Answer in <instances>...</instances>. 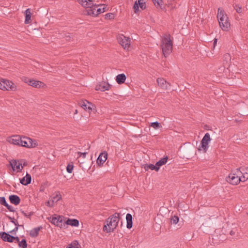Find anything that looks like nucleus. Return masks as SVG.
<instances>
[{
	"mask_svg": "<svg viewBox=\"0 0 248 248\" xmlns=\"http://www.w3.org/2000/svg\"><path fill=\"white\" fill-rule=\"evenodd\" d=\"M100 6L101 7H103L97 9L96 11H95V13L97 14V16L101 13H104L108 10L107 6H105L104 5H101Z\"/></svg>",
	"mask_w": 248,
	"mask_h": 248,
	"instance_id": "obj_31",
	"label": "nucleus"
},
{
	"mask_svg": "<svg viewBox=\"0 0 248 248\" xmlns=\"http://www.w3.org/2000/svg\"><path fill=\"white\" fill-rule=\"evenodd\" d=\"M233 7L238 13L240 14L242 13L243 9L242 8V7L240 6L239 4L234 5Z\"/></svg>",
	"mask_w": 248,
	"mask_h": 248,
	"instance_id": "obj_38",
	"label": "nucleus"
},
{
	"mask_svg": "<svg viewBox=\"0 0 248 248\" xmlns=\"http://www.w3.org/2000/svg\"><path fill=\"white\" fill-rule=\"evenodd\" d=\"M49 204V201H48V202H47V205H48Z\"/></svg>",
	"mask_w": 248,
	"mask_h": 248,
	"instance_id": "obj_55",
	"label": "nucleus"
},
{
	"mask_svg": "<svg viewBox=\"0 0 248 248\" xmlns=\"http://www.w3.org/2000/svg\"><path fill=\"white\" fill-rule=\"evenodd\" d=\"M230 234L231 235H232L234 234V232L232 231H231L230 232Z\"/></svg>",
	"mask_w": 248,
	"mask_h": 248,
	"instance_id": "obj_53",
	"label": "nucleus"
},
{
	"mask_svg": "<svg viewBox=\"0 0 248 248\" xmlns=\"http://www.w3.org/2000/svg\"><path fill=\"white\" fill-rule=\"evenodd\" d=\"M26 163L25 162V163L23 164V166L24 167V166H26Z\"/></svg>",
	"mask_w": 248,
	"mask_h": 248,
	"instance_id": "obj_56",
	"label": "nucleus"
},
{
	"mask_svg": "<svg viewBox=\"0 0 248 248\" xmlns=\"http://www.w3.org/2000/svg\"><path fill=\"white\" fill-rule=\"evenodd\" d=\"M8 218L11 221V222H12L14 224H16V220L14 217H12L10 216H7Z\"/></svg>",
	"mask_w": 248,
	"mask_h": 248,
	"instance_id": "obj_45",
	"label": "nucleus"
},
{
	"mask_svg": "<svg viewBox=\"0 0 248 248\" xmlns=\"http://www.w3.org/2000/svg\"><path fill=\"white\" fill-rule=\"evenodd\" d=\"M78 154L79 155V157L82 156L83 158H85L87 155V153L78 152Z\"/></svg>",
	"mask_w": 248,
	"mask_h": 248,
	"instance_id": "obj_44",
	"label": "nucleus"
},
{
	"mask_svg": "<svg viewBox=\"0 0 248 248\" xmlns=\"http://www.w3.org/2000/svg\"><path fill=\"white\" fill-rule=\"evenodd\" d=\"M153 2L155 6H160L162 5V0H153Z\"/></svg>",
	"mask_w": 248,
	"mask_h": 248,
	"instance_id": "obj_40",
	"label": "nucleus"
},
{
	"mask_svg": "<svg viewBox=\"0 0 248 248\" xmlns=\"http://www.w3.org/2000/svg\"><path fill=\"white\" fill-rule=\"evenodd\" d=\"M179 218L178 216H172L170 218V222L173 224H176L179 221Z\"/></svg>",
	"mask_w": 248,
	"mask_h": 248,
	"instance_id": "obj_34",
	"label": "nucleus"
},
{
	"mask_svg": "<svg viewBox=\"0 0 248 248\" xmlns=\"http://www.w3.org/2000/svg\"><path fill=\"white\" fill-rule=\"evenodd\" d=\"M139 7L142 9L144 10L146 8V2L144 0H138L136 1L134 3L133 8L135 10V13H137L139 10Z\"/></svg>",
	"mask_w": 248,
	"mask_h": 248,
	"instance_id": "obj_12",
	"label": "nucleus"
},
{
	"mask_svg": "<svg viewBox=\"0 0 248 248\" xmlns=\"http://www.w3.org/2000/svg\"><path fill=\"white\" fill-rule=\"evenodd\" d=\"M110 87V85L109 84H108V82L103 81L101 82L99 84L96 85L95 90L97 91L104 92L105 91L108 90Z\"/></svg>",
	"mask_w": 248,
	"mask_h": 248,
	"instance_id": "obj_17",
	"label": "nucleus"
},
{
	"mask_svg": "<svg viewBox=\"0 0 248 248\" xmlns=\"http://www.w3.org/2000/svg\"><path fill=\"white\" fill-rule=\"evenodd\" d=\"M120 219V214L115 213L110 216L106 220V224L103 227V231L107 232H111L114 231L118 226V223Z\"/></svg>",
	"mask_w": 248,
	"mask_h": 248,
	"instance_id": "obj_1",
	"label": "nucleus"
},
{
	"mask_svg": "<svg viewBox=\"0 0 248 248\" xmlns=\"http://www.w3.org/2000/svg\"><path fill=\"white\" fill-rule=\"evenodd\" d=\"M236 171H237V173H238L239 172H240L241 173H242V172H241V171H240V169H237L236 170Z\"/></svg>",
	"mask_w": 248,
	"mask_h": 248,
	"instance_id": "obj_54",
	"label": "nucleus"
},
{
	"mask_svg": "<svg viewBox=\"0 0 248 248\" xmlns=\"http://www.w3.org/2000/svg\"><path fill=\"white\" fill-rule=\"evenodd\" d=\"M217 42V39H216V38L214 39V46L216 44Z\"/></svg>",
	"mask_w": 248,
	"mask_h": 248,
	"instance_id": "obj_52",
	"label": "nucleus"
},
{
	"mask_svg": "<svg viewBox=\"0 0 248 248\" xmlns=\"http://www.w3.org/2000/svg\"><path fill=\"white\" fill-rule=\"evenodd\" d=\"M151 126H152L155 129L160 128L162 127L160 123H159L157 122L152 123L151 124Z\"/></svg>",
	"mask_w": 248,
	"mask_h": 248,
	"instance_id": "obj_35",
	"label": "nucleus"
},
{
	"mask_svg": "<svg viewBox=\"0 0 248 248\" xmlns=\"http://www.w3.org/2000/svg\"><path fill=\"white\" fill-rule=\"evenodd\" d=\"M31 181V175L28 173H27L26 176L20 179V183L24 186H27L30 184Z\"/></svg>",
	"mask_w": 248,
	"mask_h": 248,
	"instance_id": "obj_20",
	"label": "nucleus"
},
{
	"mask_svg": "<svg viewBox=\"0 0 248 248\" xmlns=\"http://www.w3.org/2000/svg\"><path fill=\"white\" fill-rule=\"evenodd\" d=\"M248 179V178H246V177L244 175H243V176H240V182H245Z\"/></svg>",
	"mask_w": 248,
	"mask_h": 248,
	"instance_id": "obj_46",
	"label": "nucleus"
},
{
	"mask_svg": "<svg viewBox=\"0 0 248 248\" xmlns=\"http://www.w3.org/2000/svg\"><path fill=\"white\" fill-rule=\"evenodd\" d=\"M9 200L12 204L17 205L19 204L20 202V198L16 195H11L9 197Z\"/></svg>",
	"mask_w": 248,
	"mask_h": 248,
	"instance_id": "obj_23",
	"label": "nucleus"
},
{
	"mask_svg": "<svg viewBox=\"0 0 248 248\" xmlns=\"http://www.w3.org/2000/svg\"><path fill=\"white\" fill-rule=\"evenodd\" d=\"M107 157L108 154L106 152L101 153L97 159V164L99 166L103 164L106 161Z\"/></svg>",
	"mask_w": 248,
	"mask_h": 248,
	"instance_id": "obj_18",
	"label": "nucleus"
},
{
	"mask_svg": "<svg viewBox=\"0 0 248 248\" xmlns=\"http://www.w3.org/2000/svg\"><path fill=\"white\" fill-rule=\"evenodd\" d=\"M118 40L119 44L124 49H128L129 48L130 46V40L129 38L127 37L124 35H120L118 38Z\"/></svg>",
	"mask_w": 248,
	"mask_h": 248,
	"instance_id": "obj_10",
	"label": "nucleus"
},
{
	"mask_svg": "<svg viewBox=\"0 0 248 248\" xmlns=\"http://www.w3.org/2000/svg\"><path fill=\"white\" fill-rule=\"evenodd\" d=\"M21 137L19 135H14L8 138L7 141L11 144L20 145Z\"/></svg>",
	"mask_w": 248,
	"mask_h": 248,
	"instance_id": "obj_14",
	"label": "nucleus"
},
{
	"mask_svg": "<svg viewBox=\"0 0 248 248\" xmlns=\"http://www.w3.org/2000/svg\"><path fill=\"white\" fill-rule=\"evenodd\" d=\"M144 169L146 170H148L150 169L151 170H155L157 171L158 170V167H156V164L155 165L150 164H146L144 166Z\"/></svg>",
	"mask_w": 248,
	"mask_h": 248,
	"instance_id": "obj_30",
	"label": "nucleus"
},
{
	"mask_svg": "<svg viewBox=\"0 0 248 248\" xmlns=\"http://www.w3.org/2000/svg\"><path fill=\"white\" fill-rule=\"evenodd\" d=\"M14 243H18V245L20 248H27V241L25 239H23L21 241H20L19 238H18V242H16V241H15Z\"/></svg>",
	"mask_w": 248,
	"mask_h": 248,
	"instance_id": "obj_28",
	"label": "nucleus"
},
{
	"mask_svg": "<svg viewBox=\"0 0 248 248\" xmlns=\"http://www.w3.org/2000/svg\"><path fill=\"white\" fill-rule=\"evenodd\" d=\"M240 176L236 173H230L226 178V181L233 185H237L240 182Z\"/></svg>",
	"mask_w": 248,
	"mask_h": 248,
	"instance_id": "obj_11",
	"label": "nucleus"
},
{
	"mask_svg": "<svg viewBox=\"0 0 248 248\" xmlns=\"http://www.w3.org/2000/svg\"><path fill=\"white\" fill-rule=\"evenodd\" d=\"M78 243L77 241H75L69 244L66 248H78Z\"/></svg>",
	"mask_w": 248,
	"mask_h": 248,
	"instance_id": "obj_36",
	"label": "nucleus"
},
{
	"mask_svg": "<svg viewBox=\"0 0 248 248\" xmlns=\"http://www.w3.org/2000/svg\"><path fill=\"white\" fill-rule=\"evenodd\" d=\"M210 135L208 133H206L201 141V145L199 147V150H202V149L203 150L204 152H206L208 148L209 142L211 140Z\"/></svg>",
	"mask_w": 248,
	"mask_h": 248,
	"instance_id": "obj_7",
	"label": "nucleus"
},
{
	"mask_svg": "<svg viewBox=\"0 0 248 248\" xmlns=\"http://www.w3.org/2000/svg\"><path fill=\"white\" fill-rule=\"evenodd\" d=\"M65 37H66V40H69L70 39V38H71V37H70V35H66V36H65Z\"/></svg>",
	"mask_w": 248,
	"mask_h": 248,
	"instance_id": "obj_51",
	"label": "nucleus"
},
{
	"mask_svg": "<svg viewBox=\"0 0 248 248\" xmlns=\"http://www.w3.org/2000/svg\"><path fill=\"white\" fill-rule=\"evenodd\" d=\"M126 219L127 222L126 227L128 229H131L132 227V216L130 214H127L126 216Z\"/></svg>",
	"mask_w": 248,
	"mask_h": 248,
	"instance_id": "obj_26",
	"label": "nucleus"
},
{
	"mask_svg": "<svg viewBox=\"0 0 248 248\" xmlns=\"http://www.w3.org/2000/svg\"><path fill=\"white\" fill-rule=\"evenodd\" d=\"M86 12L88 15L92 16L94 17L97 16V14L95 13V11H93V6L92 8H89V9H87Z\"/></svg>",
	"mask_w": 248,
	"mask_h": 248,
	"instance_id": "obj_33",
	"label": "nucleus"
},
{
	"mask_svg": "<svg viewBox=\"0 0 248 248\" xmlns=\"http://www.w3.org/2000/svg\"><path fill=\"white\" fill-rule=\"evenodd\" d=\"M217 18L220 28L223 31H228L230 28V23L228 17L224 11L218 8L217 10Z\"/></svg>",
	"mask_w": 248,
	"mask_h": 248,
	"instance_id": "obj_3",
	"label": "nucleus"
},
{
	"mask_svg": "<svg viewBox=\"0 0 248 248\" xmlns=\"http://www.w3.org/2000/svg\"><path fill=\"white\" fill-rule=\"evenodd\" d=\"M18 230V227H16L13 230L9 232V233H11L12 234H14V233H16V232Z\"/></svg>",
	"mask_w": 248,
	"mask_h": 248,
	"instance_id": "obj_47",
	"label": "nucleus"
},
{
	"mask_svg": "<svg viewBox=\"0 0 248 248\" xmlns=\"http://www.w3.org/2000/svg\"><path fill=\"white\" fill-rule=\"evenodd\" d=\"M51 219L50 220V222L54 224L55 226L60 227L62 228V227H65V220L64 217L62 216H58L57 217H50Z\"/></svg>",
	"mask_w": 248,
	"mask_h": 248,
	"instance_id": "obj_6",
	"label": "nucleus"
},
{
	"mask_svg": "<svg viewBox=\"0 0 248 248\" xmlns=\"http://www.w3.org/2000/svg\"><path fill=\"white\" fill-rule=\"evenodd\" d=\"M42 229V227H38L33 228L31 230L30 232V235L31 237H37L39 234V231Z\"/></svg>",
	"mask_w": 248,
	"mask_h": 248,
	"instance_id": "obj_25",
	"label": "nucleus"
},
{
	"mask_svg": "<svg viewBox=\"0 0 248 248\" xmlns=\"http://www.w3.org/2000/svg\"><path fill=\"white\" fill-rule=\"evenodd\" d=\"M73 168H74V166L73 165V163H72L71 164H69L67 166V167H66L67 171L68 173H71L72 172V171H73Z\"/></svg>",
	"mask_w": 248,
	"mask_h": 248,
	"instance_id": "obj_41",
	"label": "nucleus"
},
{
	"mask_svg": "<svg viewBox=\"0 0 248 248\" xmlns=\"http://www.w3.org/2000/svg\"><path fill=\"white\" fill-rule=\"evenodd\" d=\"M126 79V76L124 74H119L116 76V81L119 84L124 83Z\"/></svg>",
	"mask_w": 248,
	"mask_h": 248,
	"instance_id": "obj_24",
	"label": "nucleus"
},
{
	"mask_svg": "<svg viewBox=\"0 0 248 248\" xmlns=\"http://www.w3.org/2000/svg\"><path fill=\"white\" fill-rule=\"evenodd\" d=\"M38 145L35 140L27 137H22L21 139L20 145L27 148H33L37 146Z\"/></svg>",
	"mask_w": 248,
	"mask_h": 248,
	"instance_id": "obj_5",
	"label": "nucleus"
},
{
	"mask_svg": "<svg viewBox=\"0 0 248 248\" xmlns=\"http://www.w3.org/2000/svg\"><path fill=\"white\" fill-rule=\"evenodd\" d=\"M115 17V14L113 13H108L105 15V19H113Z\"/></svg>",
	"mask_w": 248,
	"mask_h": 248,
	"instance_id": "obj_37",
	"label": "nucleus"
},
{
	"mask_svg": "<svg viewBox=\"0 0 248 248\" xmlns=\"http://www.w3.org/2000/svg\"><path fill=\"white\" fill-rule=\"evenodd\" d=\"M21 212L22 214L26 217H27L28 218L31 219V217L34 214L33 212H30L29 213H25L24 211L21 210Z\"/></svg>",
	"mask_w": 248,
	"mask_h": 248,
	"instance_id": "obj_39",
	"label": "nucleus"
},
{
	"mask_svg": "<svg viewBox=\"0 0 248 248\" xmlns=\"http://www.w3.org/2000/svg\"><path fill=\"white\" fill-rule=\"evenodd\" d=\"M0 238L4 242H18V237L10 235L9 233L4 232H0Z\"/></svg>",
	"mask_w": 248,
	"mask_h": 248,
	"instance_id": "obj_8",
	"label": "nucleus"
},
{
	"mask_svg": "<svg viewBox=\"0 0 248 248\" xmlns=\"http://www.w3.org/2000/svg\"><path fill=\"white\" fill-rule=\"evenodd\" d=\"M231 57L229 53H226L224 55L223 57V64L224 68L228 69L230 66Z\"/></svg>",
	"mask_w": 248,
	"mask_h": 248,
	"instance_id": "obj_19",
	"label": "nucleus"
},
{
	"mask_svg": "<svg viewBox=\"0 0 248 248\" xmlns=\"http://www.w3.org/2000/svg\"><path fill=\"white\" fill-rule=\"evenodd\" d=\"M65 227L66 225H70L71 226L78 227L79 225V221L77 219L68 218L65 221Z\"/></svg>",
	"mask_w": 248,
	"mask_h": 248,
	"instance_id": "obj_22",
	"label": "nucleus"
},
{
	"mask_svg": "<svg viewBox=\"0 0 248 248\" xmlns=\"http://www.w3.org/2000/svg\"><path fill=\"white\" fill-rule=\"evenodd\" d=\"M0 203L5 206L7 205L5 198L4 197H0Z\"/></svg>",
	"mask_w": 248,
	"mask_h": 248,
	"instance_id": "obj_42",
	"label": "nucleus"
},
{
	"mask_svg": "<svg viewBox=\"0 0 248 248\" xmlns=\"http://www.w3.org/2000/svg\"><path fill=\"white\" fill-rule=\"evenodd\" d=\"M5 207H6V208L10 212H15L16 211L14 208L12 206L9 205L8 203H7V205H6Z\"/></svg>",
	"mask_w": 248,
	"mask_h": 248,
	"instance_id": "obj_43",
	"label": "nucleus"
},
{
	"mask_svg": "<svg viewBox=\"0 0 248 248\" xmlns=\"http://www.w3.org/2000/svg\"><path fill=\"white\" fill-rule=\"evenodd\" d=\"M80 106L86 111L90 112L92 110L94 106L87 100L81 101L79 103Z\"/></svg>",
	"mask_w": 248,
	"mask_h": 248,
	"instance_id": "obj_16",
	"label": "nucleus"
},
{
	"mask_svg": "<svg viewBox=\"0 0 248 248\" xmlns=\"http://www.w3.org/2000/svg\"><path fill=\"white\" fill-rule=\"evenodd\" d=\"M168 159V158L166 156V157H165L163 158H161L159 161H158V162H157L155 164L156 165V167H158V170L159 169L160 167H161V166H162L166 163Z\"/></svg>",
	"mask_w": 248,
	"mask_h": 248,
	"instance_id": "obj_29",
	"label": "nucleus"
},
{
	"mask_svg": "<svg viewBox=\"0 0 248 248\" xmlns=\"http://www.w3.org/2000/svg\"><path fill=\"white\" fill-rule=\"evenodd\" d=\"M78 113V110H76V111H75V113L76 114V113Z\"/></svg>",
	"mask_w": 248,
	"mask_h": 248,
	"instance_id": "obj_57",
	"label": "nucleus"
},
{
	"mask_svg": "<svg viewBox=\"0 0 248 248\" xmlns=\"http://www.w3.org/2000/svg\"><path fill=\"white\" fill-rule=\"evenodd\" d=\"M79 3L85 8H92L93 2L91 0H78Z\"/></svg>",
	"mask_w": 248,
	"mask_h": 248,
	"instance_id": "obj_21",
	"label": "nucleus"
},
{
	"mask_svg": "<svg viewBox=\"0 0 248 248\" xmlns=\"http://www.w3.org/2000/svg\"><path fill=\"white\" fill-rule=\"evenodd\" d=\"M0 89L3 91L11 90L15 91L17 90V88L16 86L12 81L3 78H0Z\"/></svg>",
	"mask_w": 248,
	"mask_h": 248,
	"instance_id": "obj_4",
	"label": "nucleus"
},
{
	"mask_svg": "<svg viewBox=\"0 0 248 248\" xmlns=\"http://www.w3.org/2000/svg\"><path fill=\"white\" fill-rule=\"evenodd\" d=\"M173 42L170 34L164 35L161 39V46L165 57H168L172 52Z\"/></svg>",
	"mask_w": 248,
	"mask_h": 248,
	"instance_id": "obj_2",
	"label": "nucleus"
},
{
	"mask_svg": "<svg viewBox=\"0 0 248 248\" xmlns=\"http://www.w3.org/2000/svg\"><path fill=\"white\" fill-rule=\"evenodd\" d=\"M14 224L16 226V227H18V226H22V227L23 226V225H19L18 224V223L17 221H16V224Z\"/></svg>",
	"mask_w": 248,
	"mask_h": 248,
	"instance_id": "obj_50",
	"label": "nucleus"
},
{
	"mask_svg": "<svg viewBox=\"0 0 248 248\" xmlns=\"http://www.w3.org/2000/svg\"><path fill=\"white\" fill-rule=\"evenodd\" d=\"M25 23L28 24L30 23V20L31 19V9L28 8L25 11Z\"/></svg>",
	"mask_w": 248,
	"mask_h": 248,
	"instance_id": "obj_27",
	"label": "nucleus"
},
{
	"mask_svg": "<svg viewBox=\"0 0 248 248\" xmlns=\"http://www.w3.org/2000/svg\"><path fill=\"white\" fill-rule=\"evenodd\" d=\"M62 199V196L60 192H57L55 196H54L52 200V202H57L58 201Z\"/></svg>",
	"mask_w": 248,
	"mask_h": 248,
	"instance_id": "obj_32",
	"label": "nucleus"
},
{
	"mask_svg": "<svg viewBox=\"0 0 248 248\" xmlns=\"http://www.w3.org/2000/svg\"><path fill=\"white\" fill-rule=\"evenodd\" d=\"M10 165L14 171L16 170L17 172H20L23 168L22 163L16 160L13 159L10 162Z\"/></svg>",
	"mask_w": 248,
	"mask_h": 248,
	"instance_id": "obj_13",
	"label": "nucleus"
},
{
	"mask_svg": "<svg viewBox=\"0 0 248 248\" xmlns=\"http://www.w3.org/2000/svg\"><path fill=\"white\" fill-rule=\"evenodd\" d=\"M156 81L158 85L163 89L167 90L170 86V84L163 78H158Z\"/></svg>",
	"mask_w": 248,
	"mask_h": 248,
	"instance_id": "obj_15",
	"label": "nucleus"
},
{
	"mask_svg": "<svg viewBox=\"0 0 248 248\" xmlns=\"http://www.w3.org/2000/svg\"><path fill=\"white\" fill-rule=\"evenodd\" d=\"M99 6H100L99 5L93 4V11H96L97 9H96V8H97V7H98Z\"/></svg>",
	"mask_w": 248,
	"mask_h": 248,
	"instance_id": "obj_49",
	"label": "nucleus"
},
{
	"mask_svg": "<svg viewBox=\"0 0 248 248\" xmlns=\"http://www.w3.org/2000/svg\"><path fill=\"white\" fill-rule=\"evenodd\" d=\"M22 80L28 85L35 88H40L41 87H43L44 85V83L40 81L35 80L27 77H23Z\"/></svg>",
	"mask_w": 248,
	"mask_h": 248,
	"instance_id": "obj_9",
	"label": "nucleus"
},
{
	"mask_svg": "<svg viewBox=\"0 0 248 248\" xmlns=\"http://www.w3.org/2000/svg\"><path fill=\"white\" fill-rule=\"evenodd\" d=\"M168 7H170L172 9L177 8V6H176V4L173 6L172 4L169 3Z\"/></svg>",
	"mask_w": 248,
	"mask_h": 248,
	"instance_id": "obj_48",
	"label": "nucleus"
}]
</instances>
